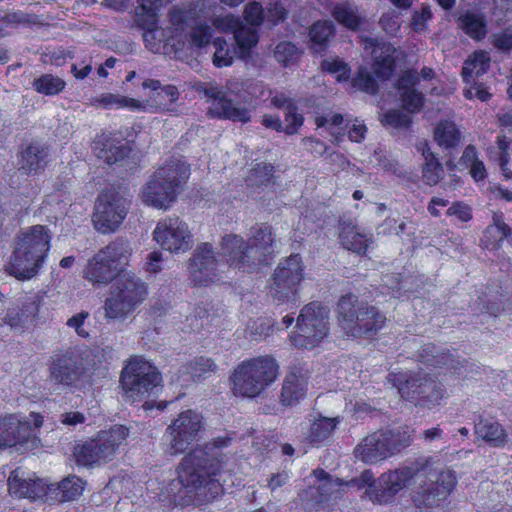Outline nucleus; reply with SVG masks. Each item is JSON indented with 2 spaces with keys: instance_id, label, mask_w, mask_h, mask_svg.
I'll list each match as a JSON object with an SVG mask.
<instances>
[{
  "instance_id": "obj_1",
  "label": "nucleus",
  "mask_w": 512,
  "mask_h": 512,
  "mask_svg": "<svg viewBox=\"0 0 512 512\" xmlns=\"http://www.w3.org/2000/svg\"><path fill=\"white\" fill-rule=\"evenodd\" d=\"M232 438L219 436L184 456L178 469V481L200 502H210L223 492L221 478L235 468V457L222 453L231 445Z\"/></svg>"
},
{
  "instance_id": "obj_2",
  "label": "nucleus",
  "mask_w": 512,
  "mask_h": 512,
  "mask_svg": "<svg viewBox=\"0 0 512 512\" xmlns=\"http://www.w3.org/2000/svg\"><path fill=\"white\" fill-rule=\"evenodd\" d=\"M250 86L249 80L231 78L226 81L225 86L207 82L199 83L196 89L207 98L209 116L247 123L251 118L250 111L241 106L240 102L248 103L246 89Z\"/></svg>"
},
{
  "instance_id": "obj_3",
  "label": "nucleus",
  "mask_w": 512,
  "mask_h": 512,
  "mask_svg": "<svg viewBox=\"0 0 512 512\" xmlns=\"http://www.w3.org/2000/svg\"><path fill=\"white\" fill-rule=\"evenodd\" d=\"M273 242L272 228L269 226L256 228L247 242L238 235H226L222 239V256L229 267L251 272L266 261Z\"/></svg>"
},
{
  "instance_id": "obj_4",
  "label": "nucleus",
  "mask_w": 512,
  "mask_h": 512,
  "mask_svg": "<svg viewBox=\"0 0 512 512\" xmlns=\"http://www.w3.org/2000/svg\"><path fill=\"white\" fill-rule=\"evenodd\" d=\"M189 175V165L185 161L170 159L143 186L141 200L153 208L167 210L176 201Z\"/></svg>"
},
{
  "instance_id": "obj_5",
  "label": "nucleus",
  "mask_w": 512,
  "mask_h": 512,
  "mask_svg": "<svg viewBox=\"0 0 512 512\" xmlns=\"http://www.w3.org/2000/svg\"><path fill=\"white\" fill-rule=\"evenodd\" d=\"M419 480L412 490V501L418 508L438 506L455 489L457 476L454 470L431 457L419 458Z\"/></svg>"
},
{
  "instance_id": "obj_6",
  "label": "nucleus",
  "mask_w": 512,
  "mask_h": 512,
  "mask_svg": "<svg viewBox=\"0 0 512 512\" xmlns=\"http://www.w3.org/2000/svg\"><path fill=\"white\" fill-rule=\"evenodd\" d=\"M279 376V364L270 355L242 361L231 376L234 395L255 398L272 385Z\"/></svg>"
},
{
  "instance_id": "obj_7",
  "label": "nucleus",
  "mask_w": 512,
  "mask_h": 512,
  "mask_svg": "<svg viewBox=\"0 0 512 512\" xmlns=\"http://www.w3.org/2000/svg\"><path fill=\"white\" fill-rule=\"evenodd\" d=\"M146 283L134 273H122L112 284L104 301V317L109 321H125L146 299Z\"/></svg>"
},
{
  "instance_id": "obj_8",
  "label": "nucleus",
  "mask_w": 512,
  "mask_h": 512,
  "mask_svg": "<svg viewBox=\"0 0 512 512\" xmlns=\"http://www.w3.org/2000/svg\"><path fill=\"white\" fill-rule=\"evenodd\" d=\"M385 320L377 308L360 303L353 294L342 296L338 301V324L347 337H371L382 329Z\"/></svg>"
},
{
  "instance_id": "obj_9",
  "label": "nucleus",
  "mask_w": 512,
  "mask_h": 512,
  "mask_svg": "<svg viewBox=\"0 0 512 512\" xmlns=\"http://www.w3.org/2000/svg\"><path fill=\"white\" fill-rule=\"evenodd\" d=\"M411 435L406 428H394L375 431L355 447V457L366 464H376L410 446Z\"/></svg>"
},
{
  "instance_id": "obj_10",
  "label": "nucleus",
  "mask_w": 512,
  "mask_h": 512,
  "mask_svg": "<svg viewBox=\"0 0 512 512\" xmlns=\"http://www.w3.org/2000/svg\"><path fill=\"white\" fill-rule=\"evenodd\" d=\"M387 380L403 399L415 401L422 407L431 409L438 406L445 397V389L440 382L419 372H392Z\"/></svg>"
},
{
  "instance_id": "obj_11",
  "label": "nucleus",
  "mask_w": 512,
  "mask_h": 512,
  "mask_svg": "<svg viewBox=\"0 0 512 512\" xmlns=\"http://www.w3.org/2000/svg\"><path fill=\"white\" fill-rule=\"evenodd\" d=\"M161 382L157 368L140 356L130 358L120 376L125 400L131 403L149 397Z\"/></svg>"
},
{
  "instance_id": "obj_12",
  "label": "nucleus",
  "mask_w": 512,
  "mask_h": 512,
  "mask_svg": "<svg viewBox=\"0 0 512 512\" xmlns=\"http://www.w3.org/2000/svg\"><path fill=\"white\" fill-rule=\"evenodd\" d=\"M329 331V309L311 302L301 309L289 340L297 348L313 349L328 336Z\"/></svg>"
},
{
  "instance_id": "obj_13",
  "label": "nucleus",
  "mask_w": 512,
  "mask_h": 512,
  "mask_svg": "<svg viewBox=\"0 0 512 512\" xmlns=\"http://www.w3.org/2000/svg\"><path fill=\"white\" fill-rule=\"evenodd\" d=\"M128 435L129 429L123 425L100 431L94 439L75 447L76 462L82 466H93L111 461Z\"/></svg>"
},
{
  "instance_id": "obj_14",
  "label": "nucleus",
  "mask_w": 512,
  "mask_h": 512,
  "mask_svg": "<svg viewBox=\"0 0 512 512\" xmlns=\"http://www.w3.org/2000/svg\"><path fill=\"white\" fill-rule=\"evenodd\" d=\"M169 16L173 32L168 42L174 51L201 48L210 42L211 27L202 22L197 23L192 10L173 8Z\"/></svg>"
},
{
  "instance_id": "obj_15",
  "label": "nucleus",
  "mask_w": 512,
  "mask_h": 512,
  "mask_svg": "<svg viewBox=\"0 0 512 512\" xmlns=\"http://www.w3.org/2000/svg\"><path fill=\"white\" fill-rule=\"evenodd\" d=\"M129 205L130 199L124 192L116 189L101 192L92 216L94 228L102 234L115 232L125 219Z\"/></svg>"
},
{
  "instance_id": "obj_16",
  "label": "nucleus",
  "mask_w": 512,
  "mask_h": 512,
  "mask_svg": "<svg viewBox=\"0 0 512 512\" xmlns=\"http://www.w3.org/2000/svg\"><path fill=\"white\" fill-rule=\"evenodd\" d=\"M204 430V418L195 410H185L166 428L165 437L168 441L166 451L171 455L184 452L193 442L197 441Z\"/></svg>"
},
{
  "instance_id": "obj_17",
  "label": "nucleus",
  "mask_w": 512,
  "mask_h": 512,
  "mask_svg": "<svg viewBox=\"0 0 512 512\" xmlns=\"http://www.w3.org/2000/svg\"><path fill=\"white\" fill-rule=\"evenodd\" d=\"M423 467L419 464V459L404 464L396 469L382 473L378 478L377 489L366 490L370 500L378 504L391 503L395 496L407 487L412 481L419 480V469Z\"/></svg>"
},
{
  "instance_id": "obj_18",
  "label": "nucleus",
  "mask_w": 512,
  "mask_h": 512,
  "mask_svg": "<svg viewBox=\"0 0 512 512\" xmlns=\"http://www.w3.org/2000/svg\"><path fill=\"white\" fill-rule=\"evenodd\" d=\"M152 236L162 249L172 254L185 253L194 245L188 224L179 217H166L158 221Z\"/></svg>"
},
{
  "instance_id": "obj_19",
  "label": "nucleus",
  "mask_w": 512,
  "mask_h": 512,
  "mask_svg": "<svg viewBox=\"0 0 512 512\" xmlns=\"http://www.w3.org/2000/svg\"><path fill=\"white\" fill-rule=\"evenodd\" d=\"M49 379L56 385L80 388L88 381L83 359L70 350L56 354L49 365Z\"/></svg>"
},
{
  "instance_id": "obj_20",
  "label": "nucleus",
  "mask_w": 512,
  "mask_h": 512,
  "mask_svg": "<svg viewBox=\"0 0 512 512\" xmlns=\"http://www.w3.org/2000/svg\"><path fill=\"white\" fill-rule=\"evenodd\" d=\"M303 279V267L299 255H291L281 261L275 269L269 284L270 296L279 302L295 296L297 286Z\"/></svg>"
},
{
  "instance_id": "obj_21",
  "label": "nucleus",
  "mask_w": 512,
  "mask_h": 512,
  "mask_svg": "<svg viewBox=\"0 0 512 512\" xmlns=\"http://www.w3.org/2000/svg\"><path fill=\"white\" fill-rule=\"evenodd\" d=\"M53 483L39 478L35 473H29L21 468L14 469L8 478V491L16 498L38 500L47 497L52 492Z\"/></svg>"
},
{
  "instance_id": "obj_22",
  "label": "nucleus",
  "mask_w": 512,
  "mask_h": 512,
  "mask_svg": "<svg viewBox=\"0 0 512 512\" xmlns=\"http://www.w3.org/2000/svg\"><path fill=\"white\" fill-rule=\"evenodd\" d=\"M213 24L219 32L233 34L238 46L239 58L246 59L250 57L251 49L257 45L259 40L256 28L247 26L239 17L233 14L217 17Z\"/></svg>"
},
{
  "instance_id": "obj_23",
  "label": "nucleus",
  "mask_w": 512,
  "mask_h": 512,
  "mask_svg": "<svg viewBox=\"0 0 512 512\" xmlns=\"http://www.w3.org/2000/svg\"><path fill=\"white\" fill-rule=\"evenodd\" d=\"M188 269L190 278L196 286H207L218 279V262L210 244L203 243L197 246L189 260Z\"/></svg>"
},
{
  "instance_id": "obj_24",
  "label": "nucleus",
  "mask_w": 512,
  "mask_h": 512,
  "mask_svg": "<svg viewBox=\"0 0 512 512\" xmlns=\"http://www.w3.org/2000/svg\"><path fill=\"white\" fill-rule=\"evenodd\" d=\"M51 232L43 225L27 227L15 238V247L44 262L50 249Z\"/></svg>"
},
{
  "instance_id": "obj_25",
  "label": "nucleus",
  "mask_w": 512,
  "mask_h": 512,
  "mask_svg": "<svg viewBox=\"0 0 512 512\" xmlns=\"http://www.w3.org/2000/svg\"><path fill=\"white\" fill-rule=\"evenodd\" d=\"M310 374L307 369L293 367L285 375L279 396L283 406H294L302 400L308 391Z\"/></svg>"
},
{
  "instance_id": "obj_26",
  "label": "nucleus",
  "mask_w": 512,
  "mask_h": 512,
  "mask_svg": "<svg viewBox=\"0 0 512 512\" xmlns=\"http://www.w3.org/2000/svg\"><path fill=\"white\" fill-rule=\"evenodd\" d=\"M34 439V429L17 415L0 418V448L12 447Z\"/></svg>"
},
{
  "instance_id": "obj_27",
  "label": "nucleus",
  "mask_w": 512,
  "mask_h": 512,
  "mask_svg": "<svg viewBox=\"0 0 512 512\" xmlns=\"http://www.w3.org/2000/svg\"><path fill=\"white\" fill-rule=\"evenodd\" d=\"M43 296L40 293L25 295L17 308L7 313V323L14 329H23L33 324L37 318Z\"/></svg>"
},
{
  "instance_id": "obj_28",
  "label": "nucleus",
  "mask_w": 512,
  "mask_h": 512,
  "mask_svg": "<svg viewBox=\"0 0 512 512\" xmlns=\"http://www.w3.org/2000/svg\"><path fill=\"white\" fill-rule=\"evenodd\" d=\"M43 261L33 255L23 252L21 248L14 247L9 262L5 270L7 273L18 280H30L36 276L43 265Z\"/></svg>"
},
{
  "instance_id": "obj_29",
  "label": "nucleus",
  "mask_w": 512,
  "mask_h": 512,
  "mask_svg": "<svg viewBox=\"0 0 512 512\" xmlns=\"http://www.w3.org/2000/svg\"><path fill=\"white\" fill-rule=\"evenodd\" d=\"M121 274L98 253L88 261L84 270V278L94 286H106Z\"/></svg>"
},
{
  "instance_id": "obj_30",
  "label": "nucleus",
  "mask_w": 512,
  "mask_h": 512,
  "mask_svg": "<svg viewBox=\"0 0 512 512\" xmlns=\"http://www.w3.org/2000/svg\"><path fill=\"white\" fill-rule=\"evenodd\" d=\"M120 273H125L124 268L129 264L133 254L131 242L123 237H118L97 252Z\"/></svg>"
},
{
  "instance_id": "obj_31",
  "label": "nucleus",
  "mask_w": 512,
  "mask_h": 512,
  "mask_svg": "<svg viewBox=\"0 0 512 512\" xmlns=\"http://www.w3.org/2000/svg\"><path fill=\"white\" fill-rule=\"evenodd\" d=\"M418 82L416 70L405 71L399 78L397 86L401 92L403 107L410 113L418 111L423 105V96L414 89Z\"/></svg>"
},
{
  "instance_id": "obj_32",
  "label": "nucleus",
  "mask_w": 512,
  "mask_h": 512,
  "mask_svg": "<svg viewBox=\"0 0 512 512\" xmlns=\"http://www.w3.org/2000/svg\"><path fill=\"white\" fill-rule=\"evenodd\" d=\"M341 244L348 250L356 253H365L372 242L370 235L354 224L352 221H344L340 225L339 234Z\"/></svg>"
},
{
  "instance_id": "obj_33",
  "label": "nucleus",
  "mask_w": 512,
  "mask_h": 512,
  "mask_svg": "<svg viewBox=\"0 0 512 512\" xmlns=\"http://www.w3.org/2000/svg\"><path fill=\"white\" fill-rule=\"evenodd\" d=\"M48 149L38 143H32L21 153L19 170L25 174H36L44 170L48 162Z\"/></svg>"
},
{
  "instance_id": "obj_34",
  "label": "nucleus",
  "mask_w": 512,
  "mask_h": 512,
  "mask_svg": "<svg viewBox=\"0 0 512 512\" xmlns=\"http://www.w3.org/2000/svg\"><path fill=\"white\" fill-rule=\"evenodd\" d=\"M373 70L379 79H388L394 70L395 48L391 44H372Z\"/></svg>"
},
{
  "instance_id": "obj_35",
  "label": "nucleus",
  "mask_w": 512,
  "mask_h": 512,
  "mask_svg": "<svg viewBox=\"0 0 512 512\" xmlns=\"http://www.w3.org/2000/svg\"><path fill=\"white\" fill-rule=\"evenodd\" d=\"M96 156L107 164L116 163L124 159L129 149L126 144L112 138L101 137L94 143Z\"/></svg>"
},
{
  "instance_id": "obj_36",
  "label": "nucleus",
  "mask_w": 512,
  "mask_h": 512,
  "mask_svg": "<svg viewBox=\"0 0 512 512\" xmlns=\"http://www.w3.org/2000/svg\"><path fill=\"white\" fill-rule=\"evenodd\" d=\"M474 433L492 447H503L507 442L505 429L496 421L481 419L475 424Z\"/></svg>"
},
{
  "instance_id": "obj_37",
  "label": "nucleus",
  "mask_w": 512,
  "mask_h": 512,
  "mask_svg": "<svg viewBox=\"0 0 512 512\" xmlns=\"http://www.w3.org/2000/svg\"><path fill=\"white\" fill-rule=\"evenodd\" d=\"M92 105L108 109L128 108L132 111H146L149 106L148 102H141L135 98L112 93H105L96 97L93 99ZM150 107L153 106L150 105Z\"/></svg>"
},
{
  "instance_id": "obj_38",
  "label": "nucleus",
  "mask_w": 512,
  "mask_h": 512,
  "mask_svg": "<svg viewBox=\"0 0 512 512\" xmlns=\"http://www.w3.org/2000/svg\"><path fill=\"white\" fill-rule=\"evenodd\" d=\"M508 236H511L510 227L501 214L495 213L492 223L484 230L481 241L487 249L495 250L501 247L502 241Z\"/></svg>"
},
{
  "instance_id": "obj_39",
  "label": "nucleus",
  "mask_w": 512,
  "mask_h": 512,
  "mask_svg": "<svg viewBox=\"0 0 512 512\" xmlns=\"http://www.w3.org/2000/svg\"><path fill=\"white\" fill-rule=\"evenodd\" d=\"M340 422L339 417H323L319 416L311 420L309 429L306 433V440L315 446H318L328 439Z\"/></svg>"
},
{
  "instance_id": "obj_40",
  "label": "nucleus",
  "mask_w": 512,
  "mask_h": 512,
  "mask_svg": "<svg viewBox=\"0 0 512 512\" xmlns=\"http://www.w3.org/2000/svg\"><path fill=\"white\" fill-rule=\"evenodd\" d=\"M53 484L54 487L49 496L62 502L75 500L84 490V482L75 475H70L60 483Z\"/></svg>"
},
{
  "instance_id": "obj_41",
  "label": "nucleus",
  "mask_w": 512,
  "mask_h": 512,
  "mask_svg": "<svg viewBox=\"0 0 512 512\" xmlns=\"http://www.w3.org/2000/svg\"><path fill=\"white\" fill-rule=\"evenodd\" d=\"M317 479L320 481L317 490L320 494L319 501L337 499L341 496L346 486V481L339 478H332L324 470L315 471Z\"/></svg>"
},
{
  "instance_id": "obj_42",
  "label": "nucleus",
  "mask_w": 512,
  "mask_h": 512,
  "mask_svg": "<svg viewBox=\"0 0 512 512\" xmlns=\"http://www.w3.org/2000/svg\"><path fill=\"white\" fill-rule=\"evenodd\" d=\"M434 139L444 149L453 148L459 145L461 132L453 121L443 120L434 129Z\"/></svg>"
},
{
  "instance_id": "obj_43",
  "label": "nucleus",
  "mask_w": 512,
  "mask_h": 512,
  "mask_svg": "<svg viewBox=\"0 0 512 512\" xmlns=\"http://www.w3.org/2000/svg\"><path fill=\"white\" fill-rule=\"evenodd\" d=\"M334 18L350 30H357L364 20V16L356 5L345 2L335 6Z\"/></svg>"
},
{
  "instance_id": "obj_44",
  "label": "nucleus",
  "mask_w": 512,
  "mask_h": 512,
  "mask_svg": "<svg viewBox=\"0 0 512 512\" xmlns=\"http://www.w3.org/2000/svg\"><path fill=\"white\" fill-rule=\"evenodd\" d=\"M458 22L460 28L472 39L481 40L487 33L486 22L481 14L465 12Z\"/></svg>"
},
{
  "instance_id": "obj_45",
  "label": "nucleus",
  "mask_w": 512,
  "mask_h": 512,
  "mask_svg": "<svg viewBox=\"0 0 512 512\" xmlns=\"http://www.w3.org/2000/svg\"><path fill=\"white\" fill-rule=\"evenodd\" d=\"M490 66V57L488 53L484 51H479L473 53L469 58L464 62V66L462 68V76L466 83L469 82V78L479 77L485 74L488 71Z\"/></svg>"
},
{
  "instance_id": "obj_46",
  "label": "nucleus",
  "mask_w": 512,
  "mask_h": 512,
  "mask_svg": "<svg viewBox=\"0 0 512 512\" xmlns=\"http://www.w3.org/2000/svg\"><path fill=\"white\" fill-rule=\"evenodd\" d=\"M334 25L330 21H318L312 25L309 31V37L315 52H320L321 48L334 36Z\"/></svg>"
},
{
  "instance_id": "obj_47",
  "label": "nucleus",
  "mask_w": 512,
  "mask_h": 512,
  "mask_svg": "<svg viewBox=\"0 0 512 512\" xmlns=\"http://www.w3.org/2000/svg\"><path fill=\"white\" fill-rule=\"evenodd\" d=\"M273 176V166L267 163H258L252 168L246 177V183L250 187L260 188L268 186Z\"/></svg>"
},
{
  "instance_id": "obj_48",
  "label": "nucleus",
  "mask_w": 512,
  "mask_h": 512,
  "mask_svg": "<svg viewBox=\"0 0 512 512\" xmlns=\"http://www.w3.org/2000/svg\"><path fill=\"white\" fill-rule=\"evenodd\" d=\"M32 86L38 93L44 95H56L64 89L65 82L57 76L44 74L39 78L34 79Z\"/></svg>"
},
{
  "instance_id": "obj_49",
  "label": "nucleus",
  "mask_w": 512,
  "mask_h": 512,
  "mask_svg": "<svg viewBox=\"0 0 512 512\" xmlns=\"http://www.w3.org/2000/svg\"><path fill=\"white\" fill-rule=\"evenodd\" d=\"M216 368L215 362L205 357H196L186 366L187 372L194 380L210 376L212 373L216 372Z\"/></svg>"
},
{
  "instance_id": "obj_50",
  "label": "nucleus",
  "mask_w": 512,
  "mask_h": 512,
  "mask_svg": "<svg viewBox=\"0 0 512 512\" xmlns=\"http://www.w3.org/2000/svg\"><path fill=\"white\" fill-rule=\"evenodd\" d=\"M213 44L216 48L213 55V63L218 68L230 66L233 63L235 55L239 56L238 50L236 51L235 48L231 49L222 38H216Z\"/></svg>"
},
{
  "instance_id": "obj_51",
  "label": "nucleus",
  "mask_w": 512,
  "mask_h": 512,
  "mask_svg": "<svg viewBox=\"0 0 512 512\" xmlns=\"http://www.w3.org/2000/svg\"><path fill=\"white\" fill-rule=\"evenodd\" d=\"M444 177V169L434 154H429L422 170L423 181L427 185H436Z\"/></svg>"
},
{
  "instance_id": "obj_52",
  "label": "nucleus",
  "mask_w": 512,
  "mask_h": 512,
  "mask_svg": "<svg viewBox=\"0 0 512 512\" xmlns=\"http://www.w3.org/2000/svg\"><path fill=\"white\" fill-rule=\"evenodd\" d=\"M271 328L272 325L268 319H251L247 323L245 335L252 341H259L270 334Z\"/></svg>"
},
{
  "instance_id": "obj_53",
  "label": "nucleus",
  "mask_w": 512,
  "mask_h": 512,
  "mask_svg": "<svg viewBox=\"0 0 512 512\" xmlns=\"http://www.w3.org/2000/svg\"><path fill=\"white\" fill-rule=\"evenodd\" d=\"M298 54V49L291 42H280L274 51L276 60L285 66L293 63Z\"/></svg>"
},
{
  "instance_id": "obj_54",
  "label": "nucleus",
  "mask_w": 512,
  "mask_h": 512,
  "mask_svg": "<svg viewBox=\"0 0 512 512\" xmlns=\"http://www.w3.org/2000/svg\"><path fill=\"white\" fill-rule=\"evenodd\" d=\"M303 120V116L297 113L295 104H289L287 110H285L286 126L284 127V132L289 135L297 133L303 124Z\"/></svg>"
},
{
  "instance_id": "obj_55",
  "label": "nucleus",
  "mask_w": 512,
  "mask_h": 512,
  "mask_svg": "<svg viewBox=\"0 0 512 512\" xmlns=\"http://www.w3.org/2000/svg\"><path fill=\"white\" fill-rule=\"evenodd\" d=\"M322 68L336 75L337 81H345L349 78V69L339 58L326 59L322 62Z\"/></svg>"
},
{
  "instance_id": "obj_56",
  "label": "nucleus",
  "mask_w": 512,
  "mask_h": 512,
  "mask_svg": "<svg viewBox=\"0 0 512 512\" xmlns=\"http://www.w3.org/2000/svg\"><path fill=\"white\" fill-rule=\"evenodd\" d=\"M354 86L370 94H374L377 91L376 80L366 68L359 69L357 76L354 79Z\"/></svg>"
},
{
  "instance_id": "obj_57",
  "label": "nucleus",
  "mask_w": 512,
  "mask_h": 512,
  "mask_svg": "<svg viewBox=\"0 0 512 512\" xmlns=\"http://www.w3.org/2000/svg\"><path fill=\"white\" fill-rule=\"evenodd\" d=\"M382 122L395 128H406L411 123V117L400 110H391L383 116Z\"/></svg>"
},
{
  "instance_id": "obj_58",
  "label": "nucleus",
  "mask_w": 512,
  "mask_h": 512,
  "mask_svg": "<svg viewBox=\"0 0 512 512\" xmlns=\"http://www.w3.org/2000/svg\"><path fill=\"white\" fill-rule=\"evenodd\" d=\"M245 20L250 24L249 26L255 28V26L261 25L263 22V8L258 2H250L245 6L244 9Z\"/></svg>"
},
{
  "instance_id": "obj_59",
  "label": "nucleus",
  "mask_w": 512,
  "mask_h": 512,
  "mask_svg": "<svg viewBox=\"0 0 512 512\" xmlns=\"http://www.w3.org/2000/svg\"><path fill=\"white\" fill-rule=\"evenodd\" d=\"M380 25L387 34L395 35L401 26L398 13L396 11L384 13L380 18Z\"/></svg>"
},
{
  "instance_id": "obj_60",
  "label": "nucleus",
  "mask_w": 512,
  "mask_h": 512,
  "mask_svg": "<svg viewBox=\"0 0 512 512\" xmlns=\"http://www.w3.org/2000/svg\"><path fill=\"white\" fill-rule=\"evenodd\" d=\"M88 317L89 312L81 311L80 313H77L73 315L71 318H69L66 324L68 327L73 328L78 336L82 338H88L89 333L84 328V323Z\"/></svg>"
},
{
  "instance_id": "obj_61",
  "label": "nucleus",
  "mask_w": 512,
  "mask_h": 512,
  "mask_svg": "<svg viewBox=\"0 0 512 512\" xmlns=\"http://www.w3.org/2000/svg\"><path fill=\"white\" fill-rule=\"evenodd\" d=\"M447 215L455 216L461 222H468L472 219V210L462 202H455L448 208Z\"/></svg>"
},
{
  "instance_id": "obj_62",
  "label": "nucleus",
  "mask_w": 512,
  "mask_h": 512,
  "mask_svg": "<svg viewBox=\"0 0 512 512\" xmlns=\"http://www.w3.org/2000/svg\"><path fill=\"white\" fill-rule=\"evenodd\" d=\"M141 9L153 18L152 24H155L157 11L163 6L171 3L173 0H137Z\"/></svg>"
},
{
  "instance_id": "obj_63",
  "label": "nucleus",
  "mask_w": 512,
  "mask_h": 512,
  "mask_svg": "<svg viewBox=\"0 0 512 512\" xmlns=\"http://www.w3.org/2000/svg\"><path fill=\"white\" fill-rule=\"evenodd\" d=\"M459 363L452 354L438 350L431 366L455 370Z\"/></svg>"
},
{
  "instance_id": "obj_64",
  "label": "nucleus",
  "mask_w": 512,
  "mask_h": 512,
  "mask_svg": "<svg viewBox=\"0 0 512 512\" xmlns=\"http://www.w3.org/2000/svg\"><path fill=\"white\" fill-rule=\"evenodd\" d=\"M493 45L502 51H509L512 48V32L505 31L493 35Z\"/></svg>"
}]
</instances>
